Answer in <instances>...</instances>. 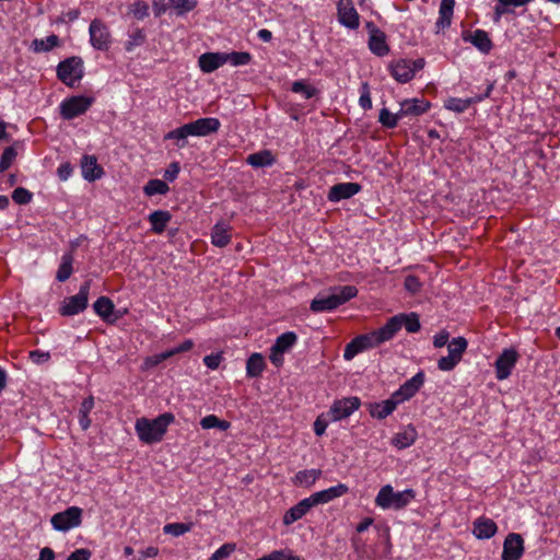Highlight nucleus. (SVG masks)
I'll list each match as a JSON object with an SVG mask.
<instances>
[{"instance_id": "obj_20", "label": "nucleus", "mask_w": 560, "mask_h": 560, "mask_svg": "<svg viewBox=\"0 0 560 560\" xmlns=\"http://www.w3.org/2000/svg\"><path fill=\"white\" fill-rule=\"evenodd\" d=\"M431 108V103L424 98H406L400 102V115L405 117H419Z\"/></svg>"}, {"instance_id": "obj_23", "label": "nucleus", "mask_w": 560, "mask_h": 560, "mask_svg": "<svg viewBox=\"0 0 560 560\" xmlns=\"http://www.w3.org/2000/svg\"><path fill=\"white\" fill-rule=\"evenodd\" d=\"M472 534L477 539H490L498 532L497 523L486 516H480L476 518L472 523Z\"/></svg>"}, {"instance_id": "obj_55", "label": "nucleus", "mask_w": 560, "mask_h": 560, "mask_svg": "<svg viewBox=\"0 0 560 560\" xmlns=\"http://www.w3.org/2000/svg\"><path fill=\"white\" fill-rule=\"evenodd\" d=\"M359 104L364 110L372 108V98H371L370 85L368 82H363L361 84V95L359 98Z\"/></svg>"}, {"instance_id": "obj_37", "label": "nucleus", "mask_w": 560, "mask_h": 560, "mask_svg": "<svg viewBox=\"0 0 560 560\" xmlns=\"http://www.w3.org/2000/svg\"><path fill=\"white\" fill-rule=\"evenodd\" d=\"M498 3L494 7V21L499 22L503 14L510 13L511 8L524 7L533 0H497Z\"/></svg>"}, {"instance_id": "obj_54", "label": "nucleus", "mask_w": 560, "mask_h": 560, "mask_svg": "<svg viewBox=\"0 0 560 560\" xmlns=\"http://www.w3.org/2000/svg\"><path fill=\"white\" fill-rule=\"evenodd\" d=\"M32 198L33 194L24 187H18L12 192V199L18 205H27Z\"/></svg>"}, {"instance_id": "obj_62", "label": "nucleus", "mask_w": 560, "mask_h": 560, "mask_svg": "<svg viewBox=\"0 0 560 560\" xmlns=\"http://www.w3.org/2000/svg\"><path fill=\"white\" fill-rule=\"evenodd\" d=\"M92 552L89 549L80 548L71 552L67 560H90Z\"/></svg>"}, {"instance_id": "obj_8", "label": "nucleus", "mask_w": 560, "mask_h": 560, "mask_svg": "<svg viewBox=\"0 0 560 560\" xmlns=\"http://www.w3.org/2000/svg\"><path fill=\"white\" fill-rule=\"evenodd\" d=\"M425 62L423 58L416 60L398 59L389 63L388 69L392 77L399 83L411 81L417 71L423 69Z\"/></svg>"}, {"instance_id": "obj_15", "label": "nucleus", "mask_w": 560, "mask_h": 560, "mask_svg": "<svg viewBox=\"0 0 560 560\" xmlns=\"http://www.w3.org/2000/svg\"><path fill=\"white\" fill-rule=\"evenodd\" d=\"M192 347H194V341L191 339H186L184 342H182L179 346H177L173 349L161 352L159 354L147 357L142 363L141 370L142 371L151 370V369L155 368L156 365H159L161 362L174 357L175 354L191 350Z\"/></svg>"}, {"instance_id": "obj_14", "label": "nucleus", "mask_w": 560, "mask_h": 560, "mask_svg": "<svg viewBox=\"0 0 560 560\" xmlns=\"http://www.w3.org/2000/svg\"><path fill=\"white\" fill-rule=\"evenodd\" d=\"M337 15L339 23L349 30H357L360 26V15L352 0H339Z\"/></svg>"}, {"instance_id": "obj_17", "label": "nucleus", "mask_w": 560, "mask_h": 560, "mask_svg": "<svg viewBox=\"0 0 560 560\" xmlns=\"http://www.w3.org/2000/svg\"><path fill=\"white\" fill-rule=\"evenodd\" d=\"M424 383V373L418 372L410 380L406 381L396 392L392 394L397 404H401L413 397Z\"/></svg>"}, {"instance_id": "obj_39", "label": "nucleus", "mask_w": 560, "mask_h": 560, "mask_svg": "<svg viewBox=\"0 0 560 560\" xmlns=\"http://www.w3.org/2000/svg\"><path fill=\"white\" fill-rule=\"evenodd\" d=\"M266 368L265 359L260 353H253L246 362V374L248 377H258Z\"/></svg>"}, {"instance_id": "obj_7", "label": "nucleus", "mask_w": 560, "mask_h": 560, "mask_svg": "<svg viewBox=\"0 0 560 560\" xmlns=\"http://www.w3.org/2000/svg\"><path fill=\"white\" fill-rule=\"evenodd\" d=\"M91 289V280L84 281L75 295L66 298L60 307L61 316H73L82 313L89 305V294Z\"/></svg>"}, {"instance_id": "obj_34", "label": "nucleus", "mask_w": 560, "mask_h": 560, "mask_svg": "<svg viewBox=\"0 0 560 560\" xmlns=\"http://www.w3.org/2000/svg\"><path fill=\"white\" fill-rule=\"evenodd\" d=\"M320 469H305L295 474L292 481L295 486L311 488L320 478Z\"/></svg>"}, {"instance_id": "obj_1", "label": "nucleus", "mask_w": 560, "mask_h": 560, "mask_svg": "<svg viewBox=\"0 0 560 560\" xmlns=\"http://www.w3.org/2000/svg\"><path fill=\"white\" fill-rule=\"evenodd\" d=\"M175 421L172 412H164L154 419L145 417L136 420L135 430L139 440L145 444L159 443L167 432V428Z\"/></svg>"}, {"instance_id": "obj_22", "label": "nucleus", "mask_w": 560, "mask_h": 560, "mask_svg": "<svg viewBox=\"0 0 560 560\" xmlns=\"http://www.w3.org/2000/svg\"><path fill=\"white\" fill-rule=\"evenodd\" d=\"M349 492V487L345 483H338L337 486L328 489L315 492L308 498L311 499L314 506L318 504H326L335 499H338Z\"/></svg>"}, {"instance_id": "obj_12", "label": "nucleus", "mask_w": 560, "mask_h": 560, "mask_svg": "<svg viewBox=\"0 0 560 560\" xmlns=\"http://www.w3.org/2000/svg\"><path fill=\"white\" fill-rule=\"evenodd\" d=\"M90 43L97 50H107L112 43V36L106 24L94 19L90 24Z\"/></svg>"}, {"instance_id": "obj_63", "label": "nucleus", "mask_w": 560, "mask_h": 560, "mask_svg": "<svg viewBox=\"0 0 560 560\" xmlns=\"http://www.w3.org/2000/svg\"><path fill=\"white\" fill-rule=\"evenodd\" d=\"M159 555V548L150 546L147 549L139 552V556L133 557L131 560H144L145 558H153Z\"/></svg>"}, {"instance_id": "obj_40", "label": "nucleus", "mask_w": 560, "mask_h": 560, "mask_svg": "<svg viewBox=\"0 0 560 560\" xmlns=\"http://www.w3.org/2000/svg\"><path fill=\"white\" fill-rule=\"evenodd\" d=\"M73 254L72 252H69V253H66L62 255L61 257V262L58 267V270H57V273H56V279L59 281V282H65L67 281L72 272H73Z\"/></svg>"}, {"instance_id": "obj_11", "label": "nucleus", "mask_w": 560, "mask_h": 560, "mask_svg": "<svg viewBox=\"0 0 560 560\" xmlns=\"http://www.w3.org/2000/svg\"><path fill=\"white\" fill-rule=\"evenodd\" d=\"M520 354L514 348H506L499 354L494 362L495 377L498 381L506 380L515 368Z\"/></svg>"}, {"instance_id": "obj_25", "label": "nucleus", "mask_w": 560, "mask_h": 560, "mask_svg": "<svg viewBox=\"0 0 560 560\" xmlns=\"http://www.w3.org/2000/svg\"><path fill=\"white\" fill-rule=\"evenodd\" d=\"M314 508L310 498L301 500L299 503L290 508L283 515L282 522L285 526L293 524L305 516L308 511Z\"/></svg>"}, {"instance_id": "obj_35", "label": "nucleus", "mask_w": 560, "mask_h": 560, "mask_svg": "<svg viewBox=\"0 0 560 560\" xmlns=\"http://www.w3.org/2000/svg\"><path fill=\"white\" fill-rule=\"evenodd\" d=\"M94 312L105 322L114 323L116 318L110 319L115 310L113 301L107 296H101L93 303Z\"/></svg>"}, {"instance_id": "obj_13", "label": "nucleus", "mask_w": 560, "mask_h": 560, "mask_svg": "<svg viewBox=\"0 0 560 560\" xmlns=\"http://www.w3.org/2000/svg\"><path fill=\"white\" fill-rule=\"evenodd\" d=\"M361 406V400L358 397H346L335 400L331 405L328 416L331 421H339L351 416Z\"/></svg>"}, {"instance_id": "obj_42", "label": "nucleus", "mask_w": 560, "mask_h": 560, "mask_svg": "<svg viewBox=\"0 0 560 560\" xmlns=\"http://www.w3.org/2000/svg\"><path fill=\"white\" fill-rule=\"evenodd\" d=\"M298 341V336L293 331H287L277 337L272 348L277 352H287L291 349Z\"/></svg>"}, {"instance_id": "obj_50", "label": "nucleus", "mask_w": 560, "mask_h": 560, "mask_svg": "<svg viewBox=\"0 0 560 560\" xmlns=\"http://www.w3.org/2000/svg\"><path fill=\"white\" fill-rule=\"evenodd\" d=\"M145 42V34L143 30L137 27L129 34V39L125 44L127 51H132L137 46L143 45Z\"/></svg>"}, {"instance_id": "obj_64", "label": "nucleus", "mask_w": 560, "mask_h": 560, "mask_svg": "<svg viewBox=\"0 0 560 560\" xmlns=\"http://www.w3.org/2000/svg\"><path fill=\"white\" fill-rule=\"evenodd\" d=\"M256 560H288V558H285L284 549H280L273 550L270 553L262 556L261 558H258Z\"/></svg>"}, {"instance_id": "obj_45", "label": "nucleus", "mask_w": 560, "mask_h": 560, "mask_svg": "<svg viewBox=\"0 0 560 560\" xmlns=\"http://www.w3.org/2000/svg\"><path fill=\"white\" fill-rule=\"evenodd\" d=\"M59 37L55 34H51L44 39H34L32 46L36 52L49 51L52 48L59 46Z\"/></svg>"}, {"instance_id": "obj_33", "label": "nucleus", "mask_w": 560, "mask_h": 560, "mask_svg": "<svg viewBox=\"0 0 560 560\" xmlns=\"http://www.w3.org/2000/svg\"><path fill=\"white\" fill-rule=\"evenodd\" d=\"M172 214L167 210H155L149 214L151 230L155 234H162L167 223L171 221Z\"/></svg>"}, {"instance_id": "obj_61", "label": "nucleus", "mask_w": 560, "mask_h": 560, "mask_svg": "<svg viewBox=\"0 0 560 560\" xmlns=\"http://www.w3.org/2000/svg\"><path fill=\"white\" fill-rule=\"evenodd\" d=\"M179 171H180L179 163L172 162L164 173V178L167 182H174L177 178Z\"/></svg>"}, {"instance_id": "obj_32", "label": "nucleus", "mask_w": 560, "mask_h": 560, "mask_svg": "<svg viewBox=\"0 0 560 560\" xmlns=\"http://www.w3.org/2000/svg\"><path fill=\"white\" fill-rule=\"evenodd\" d=\"M369 48L378 57H384L389 52V46L386 43V35L383 31L375 30L374 34H371L369 37Z\"/></svg>"}, {"instance_id": "obj_27", "label": "nucleus", "mask_w": 560, "mask_h": 560, "mask_svg": "<svg viewBox=\"0 0 560 560\" xmlns=\"http://www.w3.org/2000/svg\"><path fill=\"white\" fill-rule=\"evenodd\" d=\"M397 401L394 399L393 396H390L386 400L370 404L368 410L372 418L383 420L389 415H392L394 410L397 408Z\"/></svg>"}, {"instance_id": "obj_41", "label": "nucleus", "mask_w": 560, "mask_h": 560, "mask_svg": "<svg viewBox=\"0 0 560 560\" xmlns=\"http://www.w3.org/2000/svg\"><path fill=\"white\" fill-rule=\"evenodd\" d=\"M94 397L92 395H90L89 397H86L82 402H81V406H80V409H79V423H80V427L83 431H86L92 421L89 417L90 412L92 411V409L94 408Z\"/></svg>"}, {"instance_id": "obj_57", "label": "nucleus", "mask_w": 560, "mask_h": 560, "mask_svg": "<svg viewBox=\"0 0 560 560\" xmlns=\"http://www.w3.org/2000/svg\"><path fill=\"white\" fill-rule=\"evenodd\" d=\"M459 362L454 355L448 354L439 359L438 368L441 371H452Z\"/></svg>"}, {"instance_id": "obj_21", "label": "nucleus", "mask_w": 560, "mask_h": 560, "mask_svg": "<svg viewBox=\"0 0 560 560\" xmlns=\"http://www.w3.org/2000/svg\"><path fill=\"white\" fill-rule=\"evenodd\" d=\"M362 186L358 183H340L330 187L327 198L331 202H338L342 199H349L360 192Z\"/></svg>"}, {"instance_id": "obj_2", "label": "nucleus", "mask_w": 560, "mask_h": 560, "mask_svg": "<svg viewBox=\"0 0 560 560\" xmlns=\"http://www.w3.org/2000/svg\"><path fill=\"white\" fill-rule=\"evenodd\" d=\"M358 289L354 285H343L335 288L329 295H320L311 302V311L314 313L329 312L338 308L340 305L347 303L355 298Z\"/></svg>"}, {"instance_id": "obj_10", "label": "nucleus", "mask_w": 560, "mask_h": 560, "mask_svg": "<svg viewBox=\"0 0 560 560\" xmlns=\"http://www.w3.org/2000/svg\"><path fill=\"white\" fill-rule=\"evenodd\" d=\"M83 511L79 506H70L51 516L50 523L56 530L68 532L82 523Z\"/></svg>"}, {"instance_id": "obj_28", "label": "nucleus", "mask_w": 560, "mask_h": 560, "mask_svg": "<svg viewBox=\"0 0 560 560\" xmlns=\"http://www.w3.org/2000/svg\"><path fill=\"white\" fill-rule=\"evenodd\" d=\"M199 68L205 73H211L225 65L223 52H205L198 59Z\"/></svg>"}, {"instance_id": "obj_30", "label": "nucleus", "mask_w": 560, "mask_h": 560, "mask_svg": "<svg viewBox=\"0 0 560 560\" xmlns=\"http://www.w3.org/2000/svg\"><path fill=\"white\" fill-rule=\"evenodd\" d=\"M455 0H441L439 18L435 23L438 32L451 26L454 13Z\"/></svg>"}, {"instance_id": "obj_53", "label": "nucleus", "mask_w": 560, "mask_h": 560, "mask_svg": "<svg viewBox=\"0 0 560 560\" xmlns=\"http://www.w3.org/2000/svg\"><path fill=\"white\" fill-rule=\"evenodd\" d=\"M16 155V150L13 147H8L4 149L0 159V173H3L12 165Z\"/></svg>"}, {"instance_id": "obj_16", "label": "nucleus", "mask_w": 560, "mask_h": 560, "mask_svg": "<svg viewBox=\"0 0 560 560\" xmlns=\"http://www.w3.org/2000/svg\"><path fill=\"white\" fill-rule=\"evenodd\" d=\"M525 551L524 539L521 534L510 533L503 541L501 560H520Z\"/></svg>"}, {"instance_id": "obj_31", "label": "nucleus", "mask_w": 560, "mask_h": 560, "mask_svg": "<svg viewBox=\"0 0 560 560\" xmlns=\"http://www.w3.org/2000/svg\"><path fill=\"white\" fill-rule=\"evenodd\" d=\"M232 238L231 226L223 222H218L211 232V242L217 247H225Z\"/></svg>"}, {"instance_id": "obj_60", "label": "nucleus", "mask_w": 560, "mask_h": 560, "mask_svg": "<svg viewBox=\"0 0 560 560\" xmlns=\"http://www.w3.org/2000/svg\"><path fill=\"white\" fill-rule=\"evenodd\" d=\"M223 360L222 352L211 353L203 358V363L210 370H217Z\"/></svg>"}, {"instance_id": "obj_9", "label": "nucleus", "mask_w": 560, "mask_h": 560, "mask_svg": "<svg viewBox=\"0 0 560 560\" xmlns=\"http://www.w3.org/2000/svg\"><path fill=\"white\" fill-rule=\"evenodd\" d=\"M94 101V97L83 95L66 98L60 104V116L66 120H70L83 115L92 106Z\"/></svg>"}, {"instance_id": "obj_43", "label": "nucleus", "mask_w": 560, "mask_h": 560, "mask_svg": "<svg viewBox=\"0 0 560 560\" xmlns=\"http://www.w3.org/2000/svg\"><path fill=\"white\" fill-rule=\"evenodd\" d=\"M402 119L400 110L393 114L388 108L384 107L380 110L378 122L387 129H394L398 126L399 120Z\"/></svg>"}, {"instance_id": "obj_18", "label": "nucleus", "mask_w": 560, "mask_h": 560, "mask_svg": "<svg viewBox=\"0 0 560 560\" xmlns=\"http://www.w3.org/2000/svg\"><path fill=\"white\" fill-rule=\"evenodd\" d=\"M186 125L191 137H207L218 132L221 127L220 120L215 117L199 118Z\"/></svg>"}, {"instance_id": "obj_51", "label": "nucleus", "mask_w": 560, "mask_h": 560, "mask_svg": "<svg viewBox=\"0 0 560 560\" xmlns=\"http://www.w3.org/2000/svg\"><path fill=\"white\" fill-rule=\"evenodd\" d=\"M168 5L176 9L178 14H184L192 11L196 5V0H167Z\"/></svg>"}, {"instance_id": "obj_58", "label": "nucleus", "mask_w": 560, "mask_h": 560, "mask_svg": "<svg viewBox=\"0 0 560 560\" xmlns=\"http://www.w3.org/2000/svg\"><path fill=\"white\" fill-rule=\"evenodd\" d=\"M131 12L138 20H143L149 15V5L144 1H138L132 4Z\"/></svg>"}, {"instance_id": "obj_29", "label": "nucleus", "mask_w": 560, "mask_h": 560, "mask_svg": "<svg viewBox=\"0 0 560 560\" xmlns=\"http://www.w3.org/2000/svg\"><path fill=\"white\" fill-rule=\"evenodd\" d=\"M418 433L413 425L409 424L392 438V444L398 450L411 446L417 440Z\"/></svg>"}, {"instance_id": "obj_24", "label": "nucleus", "mask_w": 560, "mask_h": 560, "mask_svg": "<svg viewBox=\"0 0 560 560\" xmlns=\"http://www.w3.org/2000/svg\"><path fill=\"white\" fill-rule=\"evenodd\" d=\"M463 39L471 43L482 54H489L493 47L492 40L483 30H476L470 33H464Z\"/></svg>"}, {"instance_id": "obj_3", "label": "nucleus", "mask_w": 560, "mask_h": 560, "mask_svg": "<svg viewBox=\"0 0 560 560\" xmlns=\"http://www.w3.org/2000/svg\"><path fill=\"white\" fill-rule=\"evenodd\" d=\"M386 341L388 340L382 327L369 334L359 335L346 345L343 358L345 360L350 361L357 354L368 349L376 348Z\"/></svg>"}, {"instance_id": "obj_4", "label": "nucleus", "mask_w": 560, "mask_h": 560, "mask_svg": "<svg viewBox=\"0 0 560 560\" xmlns=\"http://www.w3.org/2000/svg\"><path fill=\"white\" fill-rule=\"evenodd\" d=\"M415 497L416 492L412 489L394 492L393 487L390 485H386L380 489L375 498V504L384 510H401L406 508Z\"/></svg>"}, {"instance_id": "obj_47", "label": "nucleus", "mask_w": 560, "mask_h": 560, "mask_svg": "<svg viewBox=\"0 0 560 560\" xmlns=\"http://www.w3.org/2000/svg\"><path fill=\"white\" fill-rule=\"evenodd\" d=\"M225 63L230 62L232 66H245L252 61V55L247 51H232L223 52Z\"/></svg>"}, {"instance_id": "obj_5", "label": "nucleus", "mask_w": 560, "mask_h": 560, "mask_svg": "<svg viewBox=\"0 0 560 560\" xmlns=\"http://www.w3.org/2000/svg\"><path fill=\"white\" fill-rule=\"evenodd\" d=\"M57 78L65 85L74 88L84 75L83 60L79 56L68 57L60 61L56 69Z\"/></svg>"}, {"instance_id": "obj_19", "label": "nucleus", "mask_w": 560, "mask_h": 560, "mask_svg": "<svg viewBox=\"0 0 560 560\" xmlns=\"http://www.w3.org/2000/svg\"><path fill=\"white\" fill-rule=\"evenodd\" d=\"M492 89H493V85L490 84L486 89L485 94L465 98V100L457 98V97H450L444 102V107L454 113H458V114L463 113L467 108H469L472 104L479 103V102L483 101L485 98L489 97L492 92Z\"/></svg>"}, {"instance_id": "obj_46", "label": "nucleus", "mask_w": 560, "mask_h": 560, "mask_svg": "<svg viewBox=\"0 0 560 560\" xmlns=\"http://www.w3.org/2000/svg\"><path fill=\"white\" fill-rule=\"evenodd\" d=\"M170 190L168 185L161 179H150L143 187V192L148 196L165 195Z\"/></svg>"}, {"instance_id": "obj_56", "label": "nucleus", "mask_w": 560, "mask_h": 560, "mask_svg": "<svg viewBox=\"0 0 560 560\" xmlns=\"http://www.w3.org/2000/svg\"><path fill=\"white\" fill-rule=\"evenodd\" d=\"M234 550L235 544H224L211 555L209 560H223L234 552Z\"/></svg>"}, {"instance_id": "obj_52", "label": "nucleus", "mask_w": 560, "mask_h": 560, "mask_svg": "<svg viewBox=\"0 0 560 560\" xmlns=\"http://www.w3.org/2000/svg\"><path fill=\"white\" fill-rule=\"evenodd\" d=\"M292 92L303 94L306 100L316 95L317 90L303 81H295L291 88Z\"/></svg>"}, {"instance_id": "obj_48", "label": "nucleus", "mask_w": 560, "mask_h": 560, "mask_svg": "<svg viewBox=\"0 0 560 560\" xmlns=\"http://www.w3.org/2000/svg\"><path fill=\"white\" fill-rule=\"evenodd\" d=\"M468 346L467 340L464 337H457L448 342V354L454 355L457 360H462L464 352Z\"/></svg>"}, {"instance_id": "obj_49", "label": "nucleus", "mask_w": 560, "mask_h": 560, "mask_svg": "<svg viewBox=\"0 0 560 560\" xmlns=\"http://www.w3.org/2000/svg\"><path fill=\"white\" fill-rule=\"evenodd\" d=\"M194 527V523H170L163 527L165 534L178 537L188 532Z\"/></svg>"}, {"instance_id": "obj_59", "label": "nucleus", "mask_w": 560, "mask_h": 560, "mask_svg": "<svg viewBox=\"0 0 560 560\" xmlns=\"http://www.w3.org/2000/svg\"><path fill=\"white\" fill-rule=\"evenodd\" d=\"M404 285H405V289H406L408 292L412 293V294H415V293L419 292V291H420V289H421V282H420V280L418 279V277L412 276V275H409V276H407V277L405 278V283H404Z\"/></svg>"}, {"instance_id": "obj_36", "label": "nucleus", "mask_w": 560, "mask_h": 560, "mask_svg": "<svg viewBox=\"0 0 560 560\" xmlns=\"http://www.w3.org/2000/svg\"><path fill=\"white\" fill-rule=\"evenodd\" d=\"M246 162L253 167H265L271 166L276 162V158L270 150H261L249 154Z\"/></svg>"}, {"instance_id": "obj_38", "label": "nucleus", "mask_w": 560, "mask_h": 560, "mask_svg": "<svg viewBox=\"0 0 560 560\" xmlns=\"http://www.w3.org/2000/svg\"><path fill=\"white\" fill-rule=\"evenodd\" d=\"M189 136V129L185 124L165 133L164 140H174V144L177 149H184L188 143L187 138Z\"/></svg>"}, {"instance_id": "obj_26", "label": "nucleus", "mask_w": 560, "mask_h": 560, "mask_svg": "<svg viewBox=\"0 0 560 560\" xmlns=\"http://www.w3.org/2000/svg\"><path fill=\"white\" fill-rule=\"evenodd\" d=\"M82 176L89 182L101 178L104 174L102 166L94 155H84L81 161Z\"/></svg>"}, {"instance_id": "obj_44", "label": "nucleus", "mask_w": 560, "mask_h": 560, "mask_svg": "<svg viewBox=\"0 0 560 560\" xmlns=\"http://www.w3.org/2000/svg\"><path fill=\"white\" fill-rule=\"evenodd\" d=\"M200 425L205 430L219 429L221 431H226L230 429L231 422L222 420L215 415H208L200 420Z\"/></svg>"}, {"instance_id": "obj_6", "label": "nucleus", "mask_w": 560, "mask_h": 560, "mask_svg": "<svg viewBox=\"0 0 560 560\" xmlns=\"http://www.w3.org/2000/svg\"><path fill=\"white\" fill-rule=\"evenodd\" d=\"M405 327L408 332H418L421 328L419 315L417 313L404 314L400 313L390 317L384 326H382L385 331V336L387 340H392L396 334Z\"/></svg>"}]
</instances>
